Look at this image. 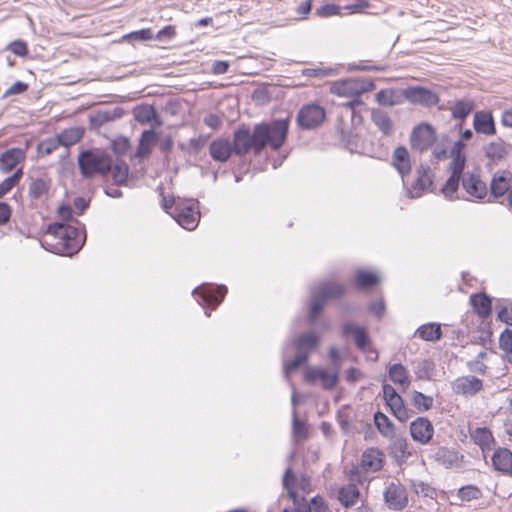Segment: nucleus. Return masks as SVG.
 <instances>
[{"label": "nucleus", "instance_id": "nucleus-1", "mask_svg": "<svg viewBox=\"0 0 512 512\" xmlns=\"http://www.w3.org/2000/svg\"><path fill=\"white\" fill-rule=\"evenodd\" d=\"M288 131V119H274L271 122L258 123L252 130L243 124L233 132L231 144L234 154L244 156L253 151L256 156H259L267 147L277 151L285 143Z\"/></svg>", "mask_w": 512, "mask_h": 512}, {"label": "nucleus", "instance_id": "nucleus-2", "mask_svg": "<svg viewBox=\"0 0 512 512\" xmlns=\"http://www.w3.org/2000/svg\"><path fill=\"white\" fill-rule=\"evenodd\" d=\"M46 233L52 236L56 242L41 241L42 247L55 254L68 256L76 254L81 249L86 237L83 229L60 222L49 224Z\"/></svg>", "mask_w": 512, "mask_h": 512}, {"label": "nucleus", "instance_id": "nucleus-3", "mask_svg": "<svg viewBox=\"0 0 512 512\" xmlns=\"http://www.w3.org/2000/svg\"><path fill=\"white\" fill-rule=\"evenodd\" d=\"M78 168L83 178L106 175L112 168V158L99 149L83 150L78 156Z\"/></svg>", "mask_w": 512, "mask_h": 512}, {"label": "nucleus", "instance_id": "nucleus-4", "mask_svg": "<svg viewBox=\"0 0 512 512\" xmlns=\"http://www.w3.org/2000/svg\"><path fill=\"white\" fill-rule=\"evenodd\" d=\"M346 292L342 284L334 282H323L310 292L309 322L311 324L319 318L325 304L330 299H339Z\"/></svg>", "mask_w": 512, "mask_h": 512}, {"label": "nucleus", "instance_id": "nucleus-5", "mask_svg": "<svg viewBox=\"0 0 512 512\" xmlns=\"http://www.w3.org/2000/svg\"><path fill=\"white\" fill-rule=\"evenodd\" d=\"M169 215L186 230H193L199 222L197 202L194 200H179Z\"/></svg>", "mask_w": 512, "mask_h": 512}, {"label": "nucleus", "instance_id": "nucleus-6", "mask_svg": "<svg viewBox=\"0 0 512 512\" xmlns=\"http://www.w3.org/2000/svg\"><path fill=\"white\" fill-rule=\"evenodd\" d=\"M375 83L371 79L351 78L333 83L331 93L338 96H354L372 91Z\"/></svg>", "mask_w": 512, "mask_h": 512}, {"label": "nucleus", "instance_id": "nucleus-7", "mask_svg": "<svg viewBox=\"0 0 512 512\" xmlns=\"http://www.w3.org/2000/svg\"><path fill=\"white\" fill-rule=\"evenodd\" d=\"M325 116V110L320 105L307 104L299 110L297 114V124L301 129H314L321 125Z\"/></svg>", "mask_w": 512, "mask_h": 512}, {"label": "nucleus", "instance_id": "nucleus-8", "mask_svg": "<svg viewBox=\"0 0 512 512\" xmlns=\"http://www.w3.org/2000/svg\"><path fill=\"white\" fill-rule=\"evenodd\" d=\"M436 140V132L431 124L421 123L413 128L410 135L411 147L419 152L426 151Z\"/></svg>", "mask_w": 512, "mask_h": 512}, {"label": "nucleus", "instance_id": "nucleus-9", "mask_svg": "<svg viewBox=\"0 0 512 512\" xmlns=\"http://www.w3.org/2000/svg\"><path fill=\"white\" fill-rule=\"evenodd\" d=\"M405 100L412 104L432 107L439 103V96L432 90L422 86H411L403 89Z\"/></svg>", "mask_w": 512, "mask_h": 512}, {"label": "nucleus", "instance_id": "nucleus-10", "mask_svg": "<svg viewBox=\"0 0 512 512\" xmlns=\"http://www.w3.org/2000/svg\"><path fill=\"white\" fill-rule=\"evenodd\" d=\"M387 507L394 511H400L408 505V495L404 486L391 482L383 493Z\"/></svg>", "mask_w": 512, "mask_h": 512}, {"label": "nucleus", "instance_id": "nucleus-11", "mask_svg": "<svg viewBox=\"0 0 512 512\" xmlns=\"http://www.w3.org/2000/svg\"><path fill=\"white\" fill-rule=\"evenodd\" d=\"M512 188V174L503 171L501 174H495L490 182V194L488 202H494L496 199L508 194Z\"/></svg>", "mask_w": 512, "mask_h": 512}, {"label": "nucleus", "instance_id": "nucleus-12", "mask_svg": "<svg viewBox=\"0 0 512 512\" xmlns=\"http://www.w3.org/2000/svg\"><path fill=\"white\" fill-rule=\"evenodd\" d=\"M304 378L308 383H314L320 379L325 390H332L339 381V372L338 370L329 372L322 368H310L306 371Z\"/></svg>", "mask_w": 512, "mask_h": 512}, {"label": "nucleus", "instance_id": "nucleus-13", "mask_svg": "<svg viewBox=\"0 0 512 512\" xmlns=\"http://www.w3.org/2000/svg\"><path fill=\"white\" fill-rule=\"evenodd\" d=\"M482 388V380L472 375L458 377L452 382V390L458 395L473 396Z\"/></svg>", "mask_w": 512, "mask_h": 512}, {"label": "nucleus", "instance_id": "nucleus-14", "mask_svg": "<svg viewBox=\"0 0 512 512\" xmlns=\"http://www.w3.org/2000/svg\"><path fill=\"white\" fill-rule=\"evenodd\" d=\"M435 457L438 462L449 469H465L470 466V461L466 460L458 450H437Z\"/></svg>", "mask_w": 512, "mask_h": 512}, {"label": "nucleus", "instance_id": "nucleus-15", "mask_svg": "<svg viewBox=\"0 0 512 512\" xmlns=\"http://www.w3.org/2000/svg\"><path fill=\"white\" fill-rule=\"evenodd\" d=\"M462 187L467 194L479 200L484 199L488 193L486 183L473 173L464 174Z\"/></svg>", "mask_w": 512, "mask_h": 512}, {"label": "nucleus", "instance_id": "nucleus-16", "mask_svg": "<svg viewBox=\"0 0 512 512\" xmlns=\"http://www.w3.org/2000/svg\"><path fill=\"white\" fill-rule=\"evenodd\" d=\"M432 423L424 417H418L410 424V433L415 441L426 444L433 436Z\"/></svg>", "mask_w": 512, "mask_h": 512}, {"label": "nucleus", "instance_id": "nucleus-17", "mask_svg": "<svg viewBox=\"0 0 512 512\" xmlns=\"http://www.w3.org/2000/svg\"><path fill=\"white\" fill-rule=\"evenodd\" d=\"M417 178L412 183L411 188L409 190V195L411 198H418L422 196L425 190L432 185L433 181L430 176V167L426 165H420L417 170Z\"/></svg>", "mask_w": 512, "mask_h": 512}, {"label": "nucleus", "instance_id": "nucleus-18", "mask_svg": "<svg viewBox=\"0 0 512 512\" xmlns=\"http://www.w3.org/2000/svg\"><path fill=\"white\" fill-rule=\"evenodd\" d=\"M343 336L352 335L357 348L365 352L370 345V338L365 328L355 325L352 322L345 323L342 327Z\"/></svg>", "mask_w": 512, "mask_h": 512}, {"label": "nucleus", "instance_id": "nucleus-19", "mask_svg": "<svg viewBox=\"0 0 512 512\" xmlns=\"http://www.w3.org/2000/svg\"><path fill=\"white\" fill-rule=\"evenodd\" d=\"M209 153L213 160L226 162L234 154V150L228 139L217 138L210 143Z\"/></svg>", "mask_w": 512, "mask_h": 512}, {"label": "nucleus", "instance_id": "nucleus-20", "mask_svg": "<svg viewBox=\"0 0 512 512\" xmlns=\"http://www.w3.org/2000/svg\"><path fill=\"white\" fill-rule=\"evenodd\" d=\"M473 127L479 134L488 136L496 134L495 121L489 112L477 111L474 114Z\"/></svg>", "mask_w": 512, "mask_h": 512}, {"label": "nucleus", "instance_id": "nucleus-21", "mask_svg": "<svg viewBox=\"0 0 512 512\" xmlns=\"http://www.w3.org/2000/svg\"><path fill=\"white\" fill-rule=\"evenodd\" d=\"M392 164L398 173L401 175L402 179L405 176L410 174L411 171V161L410 154L406 147L398 146L392 155Z\"/></svg>", "mask_w": 512, "mask_h": 512}, {"label": "nucleus", "instance_id": "nucleus-22", "mask_svg": "<svg viewBox=\"0 0 512 512\" xmlns=\"http://www.w3.org/2000/svg\"><path fill=\"white\" fill-rule=\"evenodd\" d=\"M384 457L382 450H365L361 459V468L365 472L379 471L383 467Z\"/></svg>", "mask_w": 512, "mask_h": 512}, {"label": "nucleus", "instance_id": "nucleus-23", "mask_svg": "<svg viewBox=\"0 0 512 512\" xmlns=\"http://www.w3.org/2000/svg\"><path fill=\"white\" fill-rule=\"evenodd\" d=\"M359 497V489L353 483H349L347 485L339 487L336 490V498L345 508H350L356 505L357 501L359 500Z\"/></svg>", "mask_w": 512, "mask_h": 512}, {"label": "nucleus", "instance_id": "nucleus-24", "mask_svg": "<svg viewBox=\"0 0 512 512\" xmlns=\"http://www.w3.org/2000/svg\"><path fill=\"white\" fill-rule=\"evenodd\" d=\"M25 158V152L21 148H10L0 156V169L4 172H10L18 163Z\"/></svg>", "mask_w": 512, "mask_h": 512}, {"label": "nucleus", "instance_id": "nucleus-25", "mask_svg": "<svg viewBox=\"0 0 512 512\" xmlns=\"http://www.w3.org/2000/svg\"><path fill=\"white\" fill-rule=\"evenodd\" d=\"M51 187V180L48 176L32 179L29 184V196L35 200L47 199Z\"/></svg>", "mask_w": 512, "mask_h": 512}, {"label": "nucleus", "instance_id": "nucleus-26", "mask_svg": "<svg viewBox=\"0 0 512 512\" xmlns=\"http://www.w3.org/2000/svg\"><path fill=\"white\" fill-rule=\"evenodd\" d=\"M158 140V134L154 129L144 130L140 136L136 156L140 159L147 158L151 152L152 147Z\"/></svg>", "mask_w": 512, "mask_h": 512}, {"label": "nucleus", "instance_id": "nucleus-27", "mask_svg": "<svg viewBox=\"0 0 512 512\" xmlns=\"http://www.w3.org/2000/svg\"><path fill=\"white\" fill-rule=\"evenodd\" d=\"M474 312L481 318H487L492 313V300L486 293H476L470 296Z\"/></svg>", "mask_w": 512, "mask_h": 512}, {"label": "nucleus", "instance_id": "nucleus-28", "mask_svg": "<svg viewBox=\"0 0 512 512\" xmlns=\"http://www.w3.org/2000/svg\"><path fill=\"white\" fill-rule=\"evenodd\" d=\"M371 120L383 135L390 136L394 133L393 121L386 111L379 108L372 109Z\"/></svg>", "mask_w": 512, "mask_h": 512}, {"label": "nucleus", "instance_id": "nucleus-29", "mask_svg": "<svg viewBox=\"0 0 512 512\" xmlns=\"http://www.w3.org/2000/svg\"><path fill=\"white\" fill-rule=\"evenodd\" d=\"M376 102L381 106L393 107L405 100L403 90L382 89L375 95Z\"/></svg>", "mask_w": 512, "mask_h": 512}, {"label": "nucleus", "instance_id": "nucleus-30", "mask_svg": "<svg viewBox=\"0 0 512 512\" xmlns=\"http://www.w3.org/2000/svg\"><path fill=\"white\" fill-rule=\"evenodd\" d=\"M412 364L414 373L419 380H431L435 375L436 365L431 358L416 359Z\"/></svg>", "mask_w": 512, "mask_h": 512}, {"label": "nucleus", "instance_id": "nucleus-31", "mask_svg": "<svg viewBox=\"0 0 512 512\" xmlns=\"http://www.w3.org/2000/svg\"><path fill=\"white\" fill-rule=\"evenodd\" d=\"M492 463L496 470L504 474H512V451L494 450Z\"/></svg>", "mask_w": 512, "mask_h": 512}, {"label": "nucleus", "instance_id": "nucleus-32", "mask_svg": "<svg viewBox=\"0 0 512 512\" xmlns=\"http://www.w3.org/2000/svg\"><path fill=\"white\" fill-rule=\"evenodd\" d=\"M475 109V102L472 99L463 98L457 100L450 108L451 116L455 120L465 121Z\"/></svg>", "mask_w": 512, "mask_h": 512}, {"label": "nucleus", "instance_id": "nucleus-33", "mask_svg": "<svg viewBox=\"0 0 512 512\" xmlns=\"http://www.w3.org/2000/svg\"><path fill=\"white\" fill-rule=\"evenodd\" d=\"M415 335L424 341L436 342L442 338L443 333L440 324L428 323L418 327Z\"/></svg>", "mask_w": 512, "mask_h": 512}, {"label": "nucleus", "instance_id": "nucleus-34", "mask_svg": "<svg viewBox=\"0 0 512 512\" xmlns=\"http://www.w3.org/2000/svg\"><path fill=\"white\" fill-rule=\"evenodd\" d=\"M134 118L141 124H147L155 121L157 125L161 124L158 112L151 105H141L134 108Z\"/></svg>", "mask_w": 512, "mask_h": 512}, {"label": "nucleus", "instance_id": "nucleus-35", "mask_svg": "<svg viewBox=\"0 0 512 512\" xmlns=\"http://www.w3.org/2000/svg\"><path fill=\"white\" fill-rule=\"evenodd\" d=\"M319 337L313 332H307L300 335L294 341V347L296 351L306 352L309 356L310 353L318 346Z\"/></svg>", "mask_w": 512, "mask_h": 512}, {"label": "nucleus", "instance_id": "nucleus-36", "mask_svg": "<svg viewBox=\"0 0 512 512\" xmlns=\"http://www.w3.org/2000/svg\"><path fill=\"white\" fill-rule=\"evenodd\" d=\"M388 377L394 384L405 388L410 384L408 370L401 363L390 365L388 369Z\"/></svg>", "mask_w": 512, "mask_h": 512}, {"label": "nucleus", "instance_id": "nucleus-37", "mask_svg": "<svg viewBox=\"0 0 512 512\" xmlns=\"http://www.w3.org/2000/svg\"><path fill=\"white\" fill-rule=\"evenodd\" d=\"M123 115L121 108H114L113 110H100L90 116V123L94 127H101L105 123L113 121L116 118H120Z\"/></svg>", "mask_w": 512, "mask_h": 512}, {"label": "nucleus", "instance_id": "nucleus-38", "mask_svg": "<svg viewBox=\"0 0 512 512\" xmlns=\"http://www.w3.org/2000/svg\"><path fill=\"white\" fill-rule=\"evenodd\" d=\"M380 279L377 274L359 269L355 272L354 282L359 289H370L378 285Z\"/></svg>", "mask_w": 512, "mask_h": 512}, {"label": "nucleus", "instance_id": "nucleus-39", "mask_svg": "<svg viewBox=\"0 0 512 512\" xmlns=\"http://www.w3.org/2000/svg\"><path fill=\"white\" fill-rule=\"evenodd\" d=\"M508 155V150L503 141L491 142L485 148V156L493 163L498 164Z\"/></svg>", "mask_w": 512, "mask_h": 512}, {"label": "nucleus", "instance_id": "nucleus-40", "mask_svg": "<svg viewBox=\"0 0 512 512\" xmlns=\"http://www.w3.org/2000/svg\"><path fill=\"white\" fill-rule=\"evenodd\" d=\"M409 485L412 491L418 496L430 499H435L437 497V490L422 480L412 479L409 481Z\"/></svg>", "mask_w": 512, "mask_h": 512}, {"label": "nucleus", "instance_id": "nucleus-41", "mask_svg": "<svg viewBox=\"0 0 512 512\" xmlns=\"http://www.w3.org/2000/svg\"><path fill=\"white\" fill-rule=\"evenodd\" d=\"M227 288L223 285L217 286L214 289L205 290L202 293V299L208 305L218 306L224 299Z\"/></svg>", "mask_w": 512, "mask_h": 512}, {"label": "nucleus", "instance_id": "nucleus-42", "mask_svg": "<svg viewBox=\"0 0 512 512\" xmlns=\"http://www.w3.org/2000/svg\"><path fill=\"white\" fill-rule=\"evenodd\" d=\"M60 146L69 147L76 144L83 137V131L80 128H70L58 134Z\"/></svg>", "mask_w": 512, "mask_h": 512}, {"label": "nucleus", "instance_id": "nucleus-43", "mask_svg": "<svg viewBox=\"0 0 512 512\" xmlns=\"http://www.w3.org/2000/svg\"><path fill=\"white\" fill-rule=\"evenodd\" d=\"M471 439L479 448H490L491 443L494 441L491 431L485 427L476 428L471 433Z\"/></svg>", "mask_w": 512, "mask_h": 512}, {"label": "nucleus", "instance_id": "nucleus-44", "mask_svg": "<svg viewBox=\"0 0 512 512\" xmlns=\"http://www.w3.org/2000/svg\"><path fill=\"white\" fill-rule=\"evenodd\" d=\"M112 178L116 185H123L126 183L128 178L129 167L124 161L112 162Z\"/></svg>", "mask_w": 512, "mask_h": 512}, {"label": "nucleus", "instance_id": "nucleus-45", "mask_svg": "<svg viewBox=\"0 0 512 512\" xmlns=\"http://www.w3.org/2000/svg\"><path fill=\"white\" fill-rule=\"evenodd\" d=\"M309 356L306 352L296 351V355L292 361L284 364V376L285 378H289V376L295 372L299 367L306 364Z\"/></svg>", "mask_w": 512, "mask_h": 512}, {"label": "nucleus", "instance_id": "nucleus-46", "mask_svg": "<svg viewBox=\"0 0 512 512\" xmlns=\"http://www.w3.org/2000/svg\"><path fill=\"white\" fill-rule=\"evenodd\" d=\"M457 496L461 501L478 500L482 497V491L475 485H465L458 489Z\"/></svg>", "mask_w": 512, "mask_h": 512}, {"label": "nucleus", "instance_id": "nucleus-47", "mask_svg": "<svg viewBox=\"0 0 512 512\" xmlns=\"http://www.w3.org/2000/svg\"><path fill=\"white\" fill-rule=\"evenodd\" d=\"M463 177L450 175V177L447 179L446 183L441 189V192L447 198L448 200H454L457 197H455L456 192L458 191L460 181L462 182Z\"/></svg>", "mask_w": 512, "mask_h": 512}, {"label": "nucleus", "instance_id": "nucleus-48", "mask_svg": "<svg viewBox=\"0 0 512 512\" xmlns=\"http://www.w3.org/2000/svg\"><path fill=\"white\" fill-rule=\"evenodd\" d=\"M499 345L505 353L507 361L512 364V330L505 329L499 338Z\"/></svg>", "mask_w": 512, "mask_h": 512}, {"label": "nucleus", "instance_id": "nucleus-49", "mask_svg": "<svg viewBox=\"0 0 512 512\" xmlns=\"http://www.w3.org/2000/svg\"><path fill=\"white\" fill-rule=\"evenodd\" d=\"M374 422L378 430L385 436H389L393 432V424L390 419L382 412H376Z\"/></svg>", "mask_w": 512, "mask_h": 512}, {"label": "nucleus", "instance_id": "nucleus-50", "mask_svg": "<svg viewBox=\"0 0 512 512\" xmlns=\"http://www.w3.org/2000/svg\"><path fill=\"white\" fill-rule=\"evenodd\" d=\"M413 405L419 411H428L433 406V398L431 396H427L419 391L413 392Z\"/></svg>", "mask_w": 512, "mask_h": 512}, {"label": "nucleus", "instance_id": "nucleus-51", "mask_svg": "<svg viewBox=\"0 0 512 512\" xmlns=\"http://www.w3.org/2000/svg\"><path fill=\"white\" fill-rule=\"evenodd\" d=\"M60 146L57 137L48 138L41 141L37 146L38 154L41 156H48L52 154Z\"/></svg>", "mask_w": 512, "mask_h": 512}, {"label": "nucleus", "instance_id": "nucleus-52", "mask_svg": "<svg viewBox=\"0 0 512 512\" xmlns=\"http://www.w3.org/2000/svg\"><path fill=\"white\" fill-rule=\"evenodd\" d=\"M453 159L450 163L451 175L463 177V171L466 165V158L462 153L452 155Z\"/></svg>", "mask_w": 512, "mask_h": 512}, {"label": "nucleus", "instance_id": "nucleus-53", "mask_svg": "<svg viewBox=\"0 0 512 512\" xmlns=\"http://www.w3.org/2000/svg\"><path fill=\"white\" fill-rule=\"evenodd\" d=\"M22 175V169H17L10 177L6 178L2 183H0L2 193L6 195L8 192H10L12 188L19 183Z\"/></svg>", "mask_w": 512, "mask_h": 512}, {"label": "nucleus", "instance_id": "nucleus-54", "mask_svg": "<svg viewBox=\"0 0 512 512\" xmlns=\"http://www.w3.org/2000/svg\"><path fill=\"white\" fill-rule=\"evenodd\" d=\"M154 38L151 28H144L141 30L133 31L125 36L123 40H136V41H149Z\"/></svg>", "mask_w": 512, "mask_h": 512}, {"label": "nucleus", "instance_id": "nucleus-55", "mask_svg": "<svg viewBox=\"0 0 512 512\" xmlns=\"http://www.w3.org/2000/svg\"><path fill=\"white\" fill-rule=\"evenodd\" d=\"M333 72L334 70L331 68H305L302 70V75L321 79L332 75Z\"/></svg>", "mask_w": 512, "mask_h": 512}, {"label": "nucleus", "instance_id": "nucleus-56", "mask_svg": "<svg viewBox=\"0 0 512 512\" xmlns=\"http://www.w3.org/2000/svg\"><path fill=\"white\" fill-rule=\"evenodd\" d=\"M341 6L336 5L334 3H328L322 5L321 7L316 9V14L320 17H329L333 15L340 14Z\"/></svg>", "mask_w": 512, "mask_h": 512}, {"label": "nucleus", "instance_id": "nucleus-57", "mask_svg": "<svg viewBox=\"0 0 512 512\" xmlns=\"http://www.w3.org/2000/svg\"><path fill=\"white\" fill-rule=\"evenodd\" d=\"M111 147L116 154L122 155L129 149L130 142L126 137H119L112 141Z\"/></svg>", "mask_w": 512, "mask_h": 512}, {"label": "nucleus", "instance_id": "nucleus-58", "mask_svg": "<svg viewBox=\"0 0 512 512\" xmlns=\"http://www.w3.org/2000/svg\"><path fill=\"white\" fill-rule=\"evenodd\" d=\"M28 84L22 81H17L9 89H7L4 94L3 98H8L13 95H19L28 90Z\"/></svg>", "mask_w": 512, "mask_h": 512}, {"label": "nucleus", "instance_id": "nucleus-59", "mask_svg": "<svg viewBox=\"0 0 512 512\" xmlns=\"http://www.w3.org/2000/svg\"><path fill=\"white\" fill-rule=\"evenodd\" d=\"M8 49L17 56H26L28 54V47L26 42L22 40H15L9 46Z\"/></svg>", "mask_w": 512, "mask_h": 512}, {"label": "nucleus", "instance_id": "nucleus-60", "mask_svg": "<svg viewBox=\"0 0 512 512\" xmlns=\"http://www.w3.org/2000/svg\"><path fill=\"white\" fill-rule=\"evenodd\" d=\"M310 507H311V512H328V506H327V503L325 502V500L317 495V496H314L311 500H310V503H309Z\"/></svg>", "mask_w": 512, "mask_h": 512}, {"label": "nucleus", "instance_id": "nucleus-61", "mask_svg": "<svg viewBox=\"0 0 512 512\" xmlns=\"http://www.w3.org/2000/svg\"><path fill=\"white\" fill-rule=\"evenodd\" d=\"M175 35H176L175 26L167 25V26L163 27L161 30H159L154 38L159 41H164V40H170V39L174 38Z\"/></svg>", "mask_w": 512, "mask_h": 512}, {"label": "nucleus", "instance_id": "nucleus-62", "mask_svg": "<svg viewBox=\"0 0 512 512\" xmlns=\"http://www.w3.org/2000/svg\"><path fill=\"white\" fill-rule=\"evenodd\" d=\"M297 478L291 467L285 470L283 475L282 484L284 489L295 488Z\"/></svg>", "mask_w": 512, "mask_h": 512}, {"label": "nucleus", "instance_id": "nucleus-63", "mask_svg": "<svg viewBox=\"0 0 512 512\" xmlns=\"http://www.w3.org/2000/svg\"><path fill=\"white\" fill-rule=\"evenodd\" d=\"M293 433L297 438H304L306 436L305 424L297 418L295 411L293 413Z\"/></svg>", "mask_w": 512, "mask_h": 512}, {"label": "nucleus", "instance_id": "nucleus-64", "mask_svg": "<svg viewBox=\"0 0 512 512\" xmlns=\"http://www.w3.org/2000/svg\"><path fill=\"white\" fill-rule=\"evenodd\" d=\"M369 6L370 3L368 0H355L353 3L345 6V9L349 10L351 13H359L364 11Z\"/></svg>", "mask_w": 512, "mask_h": 512}]
</instances>
